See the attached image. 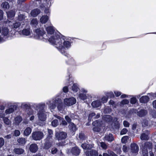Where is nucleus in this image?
Instances as JSON below:
<instances>
[{"label":"nucleus","mask_w":156,"mask_h":156,"mask_svg":"<svg viewBox=\"0 0 156 156\" xmlns=\"http://www.w3.org/2000/svg\"><path fill=\"white\" fill-rule=\"evenodd\" d=\"M48 40L62 54L65 52L66 48H69L71 46L70 42L63 38H60L59 36L56 34L51 36Z\"/></svg>","instance_id":"1"},{"label":"nucleus","mask_w":156,"mask_h":156,"mask_svg":"<svg viewBox=\"0 0 156 156\" xmlns=\"http://www.w3.org/2000/svg\"><path fill=\"white\" fill-rule=\"evenodd\" d=\"M76 102L75 98L73 97L69 98H66L64 99V105L62 103L61 99H53L49 101L47 104L51 109H54L56 105L57 108L59 111H62L64 109L65 106H70L75 104Z\"/></svg>","instance_id":"2"},{"label":"nucleus","mask_w":156,"mask_h":156,"mask_svg":"<svg viewBox=\"0 0 156 156\" xmlns=\"http://www.w3.org/2000/svg\"><path fill=\"white\" fill-rule=\"evenodd\" d=\"M36 106L39 108L37 115L39 120L43 122L45 121L46 119V115L43 109L45 105L43 104H39Z\"/></svg>","instance_id":"3"},{"label":"nucleus","mask_w":156,"mask_h":156,"mask_svg":"<svg viewBox=\"0 0 156 156\" xmlns=\"http://www.w3.org/2000/svg\"><path fill=\"white\" fill-rule=\"evenodd\" d=\"M48 136L47 137L45 141V148L47 149L49 148L51 146L52 144L51 138L53 135V132L51 129H48Z\"/></svg>","instance_id":"4"},{"label":"nucleus","mask_w":156,"mask_h":156,"mask_svg":"<svg viewBox=\"0 0 156 156\" xmlns=\"http://www.w3.org/2000/svg\"><path fill=\"white\" fill-rule=\"evenodd\" d=\"M36 34V38L38 39L43 40L45 39H48L47 35L45 34V32L43 29H37L35 30Z\"/></svg>","instance_id":"5"},{"label":"nucleus","mask_w":156,"mask_h":156,"mask_svg":"<svg viewBox=\"0 0 156 156\" xmlns=\"http://www.w3.org/2000/svg\"><path fill=\"white\" fill-rule=\"evenodd\" d=\"M152 148V144L149 142H146L145 144L142 149L143 156H148L147 149L150 150Z\"/></svg>","instance_id":"6"},{"label":"nucleus","mask_w":156,"mask_h":156,"mask_svg":"<svg viewBox=\"0 0 156 156\" xmlns=\"http://www.w3.org/2000/svg\"><path fill=\"white\" fill-rule=\"evenodd\" d=\"M43 133L40 131H37L33 132L32 134V137L36 140H39L42 139L44 137Z\"/></svg>","instance_id":"7"},{"label":"nucleus","mask_w":156,"mask_h":156,"mask_svg":"<svg viewBox=\"0 0 156 156\" xmlns=\"http://www.w3.org/2000/svg\"><path fill=\"white\" fill-rule=\"evenodd\" d=\"M1 34L4 37L8 38L11 36L9 29L6 27H3L2 28Z\"/></svg>","instance_id":"8"},{"label":"nucleus","mask_w":156,"mask_h":156,"mask_svg":"<svg viewBox=\"0 0 156 156\" xmlns=\"http://www.w3.org/2000/svg\"><path fill=\"white\" fill-rule=\"evenodd\" d=\"M67 133L63 132H59L55 133V136L58 140L65 139L66 137Z\"/></svg>","instance_id":"9"},{"label":"nucleus","mask_w":156,"mask_h":156,"mask_svg":"<svg viewBox=\"0 0 156 156\" xmlns=\"http://www.w3.org/2000/svg\"><path fill=\"white\" fill-rule=\"evenodd\" d=\"M16 108L17 107L15 105L11 106L5 110V114L7 115L12 113L16 109Z\"/></svg>","instance_id":"10"},{"label":"nucleus","mask_w":156,"mask_h":156,"mask_svg":"<svg viewBox=\"0 0 156 156\" xmlns=\"http://www.w3.org/2000/svg\"><path fill=\"white\" fill-rule=\"evenodd\" d=\"M131 150L132 152L134 153H136L138 152L139 148L138 146L136 144L133 143L131 144Z\"/></svg>","instance_id":"11"},{"label":"nucleus","mask_w":156,"mask_h":156,"mask_svg":"<svg viewBox=\"0 0 156 156\" xmlns=\"http://www.w3.org/2000/svg\"><path fill=\"white\" fill-rule=\"evenodd\" d=\"M38 147L36 144H32L30 146L29 150L32 153H35L38 150Z\"/></svg>","instance_id":"12"},{"label":"nucleus","mask_w":156,"mask_h":156,"mask_svg":"<svg viewBox=\"0 0 156 156\" xmlns=\"http://www.w3.org/2000/svg\"><path fill=\"white\" fill-rule=\"evenodd\" d=\"M86 154L87 156H98V155L97 151L94 150H91L89 151L86 152Z\"/></svg>","instance_id":"13"},{"label":"nucleus","mask_w":156,"mask_h":156,"mask_svg":"<svg viewBox=\"0 0 156 156\" xmlns=\"http://www.w3.org/2000/svg\"><path fill=\"white\" fill-rule=\"evenodd\" d=\"M104 139L108 142H112L114 140V138L112 134L109 133L105 135Z\"/></svg>","instance_id":"14"},{"label":"nucleus","mask_w":156,"mask_h":156,"mask_svg":"<svg viewBox=\"0 0 156 156\" xmlns=\"http://www.w3.org/2000/svg\"><path fill=\"white\" fill-rule=\"evenodd\" d=\"M6 13L8 18L9 19H12L15 16V11L11 10L6 12Z\"/></svg>","instance_id":"15"},{"label":"nucleus","mask_w":156,"mask_h":156,"mask_svg":"<svg viewBox=\"0 0 156 156\" xmlns=\"http://www.w3.org/2000/svg\"><path fill=\"white\" fill-rule=\"evenodd\" d=\"M149 133L148 131H146L145 133H144L141 134L140 136V139L142 140H147L149 139Z\"/></svg>","instance_id":"16"},{"label":"nucleus","mask_w":156,"mask_h":156,"mask_svg":"<svg viewBox=\"0 0 156 156\" xmlns=\"http://www.w3.org/2000/svg\"><path fill=\"white\" fill-rule=\"evenodd\" d=\"M69 128L70 132L73 133L76 130V126L73 122H70L69 125Z\"/></svg>","instance_id":"17"},{"label":"nucleus","mask_w":156,"mask_h":156,"mask_svg":"<svg viewBox=\"0 0 156 156\" xmlns=\"http://www.w3.org/2000/svg\"><path fill=\"white\" fill-rule=\"evenodd\" d=\"M13 151L16 154H21L24 152V150L22 148H16L13 150Z\"/></svg>","instance_id":"18"},{"label":"nucleus","mask_w":156,"mask_h":156,"mask_svg":"<svg viewBox=\"0 0 156 156\" xmlns=\"http://www.w3.org/2000/svg\"><path fill=\"white\" fill-rule=\"evenodd\" d=\"M149 100V98L147 96H142L140 99V101L143 103H146Z\"/></svg>","instance_id":"19"},{"label":"nucleus","mask_w":156,"mask_h":156,"mask_svg":"<svg viewBox=\"0 0 156 156\" xmlns=\"http://www.w3.org/2000/svg\"><path fill=\"white\" fill-rule=\"evenodd\" d=\"M48 17L47 16H43L40 19V22L42 23H45L48 21Z\"/></svg>","instance_id":"20"},{"label":"nucleus","mask_w":156,"mask_h":156,"mask_svg":"<svg viewBox=\"0 0 156 156\" xmlns=\"http://www.w3.org/2000/svg\"><path fill=\"white\" fill-rule=\"evenodd\" d=\"M72 152L74 155H78L80 153V150L77 147H74L72 150Z\"/></svg>","instance_id":"21"},{"label":"nucleus","mask_w":156,"mask_h":156,"mask_svg":"<svg viewBox=\"0 0 156 156\" xmlns=\"http://www.w3.org/2000/svg\"><path fill=\"white\" fill-rule=\"evenodd\" d=\"M101 102L99 100H97L93 101L91 103V105L94 108H97L100 106Z\"/></svg>","instance_id":"22"},{"label":"nucleus","mask_w":156,"mask_h":156,"mask_svg":"<svg viewBox=\"0 0 156 156\" xmlns=\"http://www.w3.org/2000/svg\"><path fill=\"white\" fill-rule=\"evenodd\" d=\"M40 12V10L37 9L32 10L31 12V15L34 17L37 16Z\"/></svg>","instance_id":"23"},{"label":"nucleus","mask_w":156,"mask_h":156,"mask_svg":"<svg viewBox=\"0 0 156 156\" xmlns=\"http://www.w3.org/2000/svg\"><path fill=\"white\" fill-rule=\"evenodd\" d=\"M147 113L146 110L142 109L137 112V115L140 117L144 116L146 115Z\"/></svg>","instance_id":"24"},{"label":"nucleus","mask_w":156,"mask_h":156,"mask_svg":"<svg viewBox=\"0 0 156 156\" xmlns=\"http://www.w3.org/2000/svg\"><path fill=\"white\" fill-rule=\"evenodd\" d=\"M31 129L29 127L27 128L24 132V135L26 136H29L31 132Z\"/></svg>","instance_id":"25"},{"label":"nucleus","mask_w":156,"mask_h":156,"mask_svg":"<svg viewBox=\"0 0 156 156\" xmlns=\"http://www.w3.org/2000/svg\"><path fill=\"white\" fill-rule=\"evenodd\" d=\"M46 31L47 32L48 34H52L54 32V30L52 26H50L46 28Z\"/></svg>","instance_id":"26"},{"label":"nucleus","mask_w":156,"mask_h":156,"mask_svg":"<svg viewBox=\"0 0 156 156\" xmlns=\"http://www.w3.org/2000/svg\"><path fill=\"white\" fill-rule=\"evenodd\" d=\"M98 146H100L103 149H106L108 148V146L103 142H98Z\"/></svg>","instance_id":"27"},{"label":"nucleus","mask_w":156,"mask_h":156,"mask_svg":"<svg viewBox=\"0 0 156 156\" xmlns=\"http://www.w3.org/2000/svg\"><path fill=\"white\" fill-rule=\"evenodd\" d=\"M30 30L29 29H24L21 32V33L25 36L30 35Z\"/></svg>","instance_id":"28"},{"label":"nucleus","mask_w":156,"mask_h":156,"mask_svg":"<svg viewBox=\"0 0 156 156\" xmlns=\"http://www.w3.org/2000/svg\"><path fill=\"white\" fill-rule=\"evenodd\" d=\"M1 7L4 9H8L9 8V5L8 2H5L2 3Z\"/></svg>","instance_id":"29"},{"label":"nucleus","mask_w":156,"mask_h":156,"mask_svg":"<svg viewBox=\"0 0 156 156\" xmlns=\"http://www.w3.org/2000/svg\"><path fill=\"white\" fill-rule=\"evenodd\" d=\"M17 141L20 144H24L26 143V139L24 138H20L18 139Z\"/></svg>","instance_id":"30"},{"label":"nucleus","mask_w":156,"mask_h":156,"mask_svg":"<svg viewBox=\"0 0 156 156\" xmlns=\"http://www.w3.org/2000/svg\"><path fill=\"white\" fill-rule=\"evenodd\" d=\"M38 24L37 20L36 19L32 20L30 22V25L36 27Z\"/></svg>","instance_id":"31"},{"label":"nucleus","mask_w":156,"mask_h":156,"mask_svg":"<svg viewBox=\"0 0 156 156\" xmlns=\"http://www.w3.org/2000/svg\"><path fill=\"white\" fill-rule=\"evenodd\" d=\"M104 120L107 122H110L112 120V117L110 115H105L103 117Z\"/></svg>","instance_id":"32"},{"label":"nucleus","mask_w":156,"mask_h":156,"mask_svg":"<svg viewBox=\"0 0 156 156\" xmlns=\"http://www.w3.org/2000/svg\"><path fill=\"white\" fill-rule=\"evenodd\" d=\"M92 125L95 126H98L101 125V122L98 120H96L92 123Z\"/></svg>","instance_id":"33"},{"label":"nucleus","mask_w":156,"mask_h":156,"mask_svg":"<svg viewBox=\"0 0 156 156\" xmlns=\"http://www.w3.org/2000/svg\"><path fill=\"white\" fill-rule=\"evenodd\" d=\"M72 90L73 92H76L79 90V88L76 83L73 84L72 88Z\"/></svg>","instance_id":"34"},{"label":"nucleus","mask_w":156,"mask_h":156,"mask_svg":"<svg viewBox=\"0 0 156 156\" xmlns=\"http://www.w3.org/2000/svg\"><path fill=\"white\" fill-rule=\"evenodd\" d=\"M15 123L16 124H18L22 121V118L20 116L16 117L15 119Z\"/></svg>","instance_id":"35"},{"label":"nucleus","mask_w":156,"mask_h":156,"mask_svg":"<svg viewBox=\"0 0 156 156\" xmlns=\"http://www.w3.org/2000/svg\"><path fill=\"white\" fill-rule=\"evenodd\" d=\"M4 123L6 125H9L11 122L8 118L5 117L3 119Z\"/></svg>","instance_id":"36"},{"label":"nucleus","mask_w":156,"mask_h":156,"mask_svg":"<svg viewBox=\"0 0 156 156\" xmlns=\"http://www.w3.org/2000/svg\"><path fill=\"white\" fill-rule=\"evenodd\" d=\"M79 138L81 140H85L86 138V137L83 133H80L79 135Z\"/></svg>","instance_id":"37"},{"label":"nucleus","mask_w":156,"mask_h":156,"mask_svg":"<svg viewBox=\"0 0 156 156\" xmlns=\"http://www.w3.org/2000/svg\"><path fill=\"white\" fill-rule=\"evenodd\" d=\"M20 25V22H16L14 23L12 27L14 28H17Z\"/></svg>","instance_id":"38"},{"label":"nucleus","mask_w":156,"mask_h":156,"mask_svg":"<svg viewBox=\"0 0 156 156\" xmlns=\"http://www.w3.org/2000/svg\"><path fill=\"white\" fill-rule=\"evenodd\" d=\"M129 137L127 136H125L123 137L121 139V141L122 143H125L127 141Z\"/></svg>","instance_id":"39"},{"label":"nucleus","mask_w":156,"mask_h":156,"mask_svg":"<svg viewBox=\"0 0 156 156\" xmlns=\"http://www.w3.org/2000/svg\"><path fill=\"white\" fill-rule=\"evenodd\" d=\"M114 126V128L115 129H118L120 127L119 123L118 122H116L115 123H114L113 124Z\"/></svg>","instance_id":"40"},{"label":"nucleus","mask_w":156,"mask_h":156,"mask_svg":"<svg viewBox=\"0 0 156 156\" xmlns=\"http://www.w3.org/2000/svg\"><path fill=\"white\" fill-rule=\"evenodd\" d=\"M79 98L82 99L84 100L86 98L87 96L84 94L80 93L79 96Z\"/></svg>","instance_id":"41"},{"label":"nucleus","mask_w":156,"mask_h":156,"mask_svg":"<svg viewBox=\"0 0 156 156\" xmlns=\"http://www.w3.org/2000/svg\"><path fill=\"white\" fill-rule=\"evenodd\" d=\"M52 126L54 127H55L57 126L58 123V121L57 119H55L54 120L51 122Z\"/></svg>","instance_id":"42"},{"label":"nucleus","mask_w":156,"mask_h":156,"mask_svg":"<svg viewBox=\"0 0 156 156\" xmlns=\"http://www.w3.org/2000/svg\"><path fill=\"white\" fill-rule=\"evenodd\" d=\"M25 19V17L24 16L20 14L19 16H18V20L20 21H22L24 20Z\"/></svg>","instance_id":"43"},{"label":"nucleus","mask_w":156,"mask_h":156,"mask_svg":"<svg viewBox=\"0 0 156 156\" xmlns=\"http://www.w3.org/2000/svg\"><path fill=\"white\" fill-rule=\"evenodd\" d=\"M142 126H146L148 125V122L146 119H144L142 122Z\"/></svg>","instance_id":"44"},{"label":"nucleus","mask_w":156,"mask_h":156,"mask_svg":"<svg viewBox=\"0 0 156 156\" xmlns=\"http://www.w3.org/2000/svg\"><path fill=\"white\" fill-rule=\"evenodd\" d=\"M128 132L126 128L123 129L121 131L120 134L124 135L126 134Z\"/></svg>","instance_id":"45"},{"label":"nucleus","mask_w":156,"mask_h":156,"mask_svg":"<svg viewBox=\"0 0 156 156\" xmlns=\"http://www.w3.org/2000/svg\"><path fill=\"white\" fill-rule=\"evenodd\" d=\"M136 99L135 98H133L131 99L130 102L131 104H134L136 103Z\"/></svg>","instance_id":"46"},{"label":"nucleus","mask_w":156,"mask_h":156,"mask_svg":"<svg viewBox=\"0 0 156 156\" xmlns=\"http://www.w3.org/2000/svg\"><path fill=\"white\" fill-rule=\"evenodd\" d=\"M20 132L18 130H15L14 132V135L16 136H18L20 135Z\"/></svg>","instance_id":"47"},{"label":"nucleus","mask_w":156,"mask_h":156,"mask_svg":"<svg viewBox=\"0 0 156 156\" xmlns=\"http://www.w3.org/2000/svg\"><path fill=\"white\" fill-rule=\"evenodd\" d=\"M4 144V140L3 138H0V148H1Z\"/></svg>","instance_id":"48"},{"label":"nucleus","mask_w":156,"mask_h":156,"mask_svg":"<svg viewBox=\"0 0 156 156\" xmlns=\"http://www.w3.org/2000/svg\"><path fill=\"white\" fill-rule=\"evenodd\" d=\"M129 101L127 99H124L121 102V103L122 105H125L129 103Z\"/></svg>","instance_id":"49"},{"label":"nucleus","mask_w":156,"mask_h":156,"mask_svg":"<svg viewBox=\"0 0 156 156\" xmlns=\"http://www.w3.org/2000/svg\"><path fill=\"white\" fill-rule=\"evenodd\" d=\"M89 145L86 144H82L81 146L83 149H87L89 148Z\"/></svg>","instance_id":"50"},{"label":"nucleus","mask_w":156,"mask_h":156,"mask_svg":"<svg viewBox=\"0 0 156 156\" xmlns=\"http://www.w3.org/2000/svg\"><path fill=\"white\" fill-rule=\"evenodd\" d=\"M101 129L98 127H95L93 128V130L94 132H99L101 131Z\"/></svg>","instance_id":"51"},{"label":"nucleus","mask_w":156,"mask_h":156,"mask_svg":"<svg viewBox=\"0 0 156 156\" xmlns=\"http://www.w3.org/2000/svg\"><path fill=\"white\" fill-rule=\"evenodd\" d=\"M109 104L111 105H112V106L114 108H116V105L115 103L112 100H110L109 101Z\"/></svg>","instance_id":"52"},{"label":"nucleus","mask_w":156,"mask_h":156,"mask_svg":"<svg viewBox=\"0 0 156 156\" xmlns=\"http://www.w3.org/2000/svg\"><path fill=\"white\" fill-rule=\"evenodd\" d=\"M124 126L125 127H128L129 126V123L126 121H125L123 122Z\"/></svg>","instance_id":"53"},{"label":"nucleus","mask_w":156,"mask_h":156,"mask_svg":"<svg viewBox=\"0 0 156 156\" xmlns=\"http://www.w3.org/2000/svg\"><path fill=\"white\" fill-rule=\"evenodd\" d=\"M5 114L3 112L0 111V118H2L3 119V118L5 117Z\"/></svg>","instance_id":"54"},{"label":"nucleus","mask_w":156,"mask_h":156,"mask_svg":"<svg viewBox=\"0 0 156 156\" xmlns=\"http://www.w3.org/2000/svg\"><path fill=\"white\" fill-rule=\"evenodd\" d=\"M4 12L2 10L0 9V20H2L3 18Z\"/></svg>","instance_id":"55"},{"label":"nucleus","mask_w":156,"mask_h":156,"mask_svg":"<svg viewBox=\"0 0 156 156\" xmlns=\"http://www.w3.org/2000/svg\"><path fill=\"white\" fill-rule=\"evenodd\" d=\"M108 99V98L106 97H103L102 98V101L103 103H106Z\"/></svg>","instance_id":"56"},{"label":"nucleus","mask_w":156,"mask_h":156,"mask_svg":"<svg viewBox=\"0 0 156 156\" xmlns=\"http://www.w3.org/2000/svg\"><path fill=\"white\" fill-rule=\"evenodd\" d=\"M57 151V149L55 147H54L52 149L51 152L53 154H54L56 153Z\"/></svg>","instance_id":"57"},{"label":"nucleus","mask_w":156,"mask_h":156,"mask_svg":"<svg viewBox=\"0 0 156 156\" xmlns=\"http://www.w3.org/2000/svg\"><path fill=\"white\" fill-rule=\"evenodd\" d=\"M114 92L115 96H116L117 97L119 96L120 95H121V92L117 91H115Z\"/></svg>","instance_id":"58"},{"label":"nucleus","mask_w":156,"mask_h":156,"mask_svg":"<svg viewBox=\"0 0 156 156\" xmlns=\"http://www.w3.org/2000/svg\"><path fill=\"white\" fill-rule=\"evenodd\" d=\"M95 115V113L94 112H92L90 114L89 116V119H91V118Z\"/></svg>","instance_id":"59"},{"label":"nucleus","mask_w":156,"mask_h":156,"mask_svg":"<svg viewBox=\"0 0 156 156\" xmlns=\"http://www.w3.org/2000/svg\"><path fill=\"white\" fill-rule=\"evenodd\" d=\"M74 62V60L72 58H70L68 62V63L69 64H72Z\"/></svg>","instance_id":"60"},{"label":"nucleus","mask_w":156,"mask_h":156,"mask_svg":"<svg viewBox=\"0 0 156 156\" xmlns=\"http://www.w3.org/2000/svg\"><path fill=\"white\" fill-rule=\"evenodd\" d=\"M122 149L124 152H126L127 150V147L125 145L123 146Z\"/></svg>","instance_id":"61"},{"label":"nucleus","mask_w":156,"mask_h":156,"mask_svg":"<svg viewBox=\"0 0 156 156\" xmlns=\"http://www.w3.org/2000/svg\"><path fill=\"white\" fill-rule=\"evenodd\" d=\"M63 91L64 92H67L68 91V88L67 87H65L63 88Z\"/></svg>","instance_id":"62"},{"label":"nucleus","mask_w":156,"mask_h":156,"mask_svg":"<svg viewBox=\"0 0 156 156\" xmlns=\"http://www.w3.org/2000/svg\"><path fill=\"white\" fill-rule=\"evenodd\" d=\"M65 118L68 122H70L71 119L68 116H66Z\"/></svg>","instance_id":"63"},{"label":"nucleus","mask_w":156,"mask_h":156,"mask_svg":"<svg viewBox=\"0 0 156 156\" xmlns=\"http://www.w3.org/2000/svg\"><path fill=\"white\" fill-rule=\"evenodd\" d=\"M152 104L154 108H156V100L153 102Z\"/></svg>","instance_id":"64"}]
</instances>
